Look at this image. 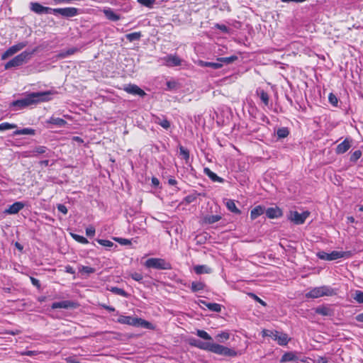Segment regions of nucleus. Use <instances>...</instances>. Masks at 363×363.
I'll return each mask as SVG.
<instances>
[{
	"label": "nucleus",
	"mask_w": 363,
	"mask_h": 363,
	"mask_svg": "<svg viewBox=\"0 0 363 363\" xmlns=\"http://www.w3.org/2000/svg\"><path fill=\"white\" fill-rule=\"evenodd\" d=\"M238 59V56L236 55H232L230 57H218L217 58V61L220 62V63L222 64V66L223 64L225 65H230L235 61H236Z\"/></svg>",
	"instance_id": "28"
},
{
	"label": "nucleus",
	"mask_w": 363,
	"mask_h": 363,
	"mask_svg": "<svg viewBox=\"0 0 363 363\" xmlns=\"http://www.w3.org/2000/svg\"><path fill=\"white\" fill-rule=\"evenodd\" d=\"M316 362L317 363H327L328 359L324 357H318Z\"/></svg>",
	"instance_id": "64"
},
{
	"label": "nucleus",
	"mask_w": 363,
	"mask_h": 363,
	"mask_svg": "<svg viewBox=\"0 0 363 363\" xmlns=\"http://www.w3.org/2000/svg\"><path fill=\"white\" fill-rule=\"evenodd\" d=\"M179 154L180 155L188 162L189 160V151L185 148L184 147L180 145L179 146Z\"/></svg>",
	"instance_id": "41"
},
{
	"label": "nucleus",
	"mask_w": 363,
	"mask_h": 363,
	"mask_svg": "<svg viewBox=\"0 0 363 363\" xmlns=\"http://www.w3.org/2000/svg\"><path fill=\"white\" fill-rule=\"evenodd\" d=\"M116 240L121 245H127L130 244V241L125 238H116Z\"/></svg>",
	"instance_id": "58"
},
{
	"label": "nucleus",
	"mask_w": 363,
	"mask_h": 363,
	"mask_svg": "<svg viewBox=\"0 0 363 363\" xmlns=\"http://www.w3.org/2000/svg\"><path fill=\"white\" fill-rule=\"evenodd\" d=\"M24 203L20 201L13 203L12 205L5 210V213L9 215L18 213L24 207Z\"/></svg>",
	"instance_id": "17"
},
{
	"label": "nucleus",
	"mask_w": 363,
	"mask_h": 363,
	"mask_svg": "<svg viewBox=\"0 0 363 363\" xmlns=\"http://www.w3.org/2000/svg\"><path fill=\"white\" fill-rule=\"evenodd\" d=\"M328 100H329V102L334 106H337V104H338V99L337 98V96L333 94V93H330L328 96Z\"/></svg>",
	"instance_id": "50"
},
{
	"label": "nucleus",
	"mask_w": 363,
	"mask_h": 363,
	"mask_svg": "<svg viewBox=\"0 0 363 363\" xmlns=\"http://www.w3.org/2000/svg\"><path fill=\"white\" fill-rule=\"evenodd\" d=\"M248 296L252 298L257 302L262 304V306H265L267 305V303L264 301H262L260 298H259L256 294H255L253 293H249Z\"/></svg>",
	"instance_id": "53"
},
{
	"label": "nucleus",
	"mask_w": 363,
	"mask_h": 363,
	"mask_svg": "<svg viewBox=\"0 0 363 363\" xmlns=\"http://www.w3.org/2000/svg\"><path fill=\"white\" fill-rule=\"evenodd\" d=\"M221 219V216L218 215H212L205 216L203 218L204 223L207 224H213Z\"/></svg>",
	"instance_id": "34"
},
{
	"label": "nucleus",
	"mask_w": 363,
	"mask_h": 363,
	"mask_svg": "<svg viewBox=\"0 0 363 363\" xmlns=\"http://www.w3.org/2000/svg\"><path fill=\"white\" fill-rule=\"evenodd\" d=\"M309 215L310 213L308 211H303L301 213L298 211H291L289 219L296 225H301L304 223Z\"/></svg>",
	"instance_id": "8"
},
{
	"label": "nucleus",
	"mask_w": 363,
	"mask_h": 363,
	"mask_svg": "<svg viewBox=\"0 0 363 363\" xmlns=\"http://www.w3.org/2000/svg\"><path fill=\"white\" fill-rule=\"evenodd\" d=\"M151 182H152V184L154 186H158L159 184H160L159 179L155 177H152Z\"/></svg>",
	"instance_id": "62"
},
{
	"label": "nucleus",
	"mask_w": 363,
	"mask_h": 363,
	"mask_svg": "<svg viewBox=\"0 0 363 363\" xmlns=\"http://www.w3.org/2000/svg\"><path fill=\"white\" fill-rule=\"evenodd\" d=\"M200 303L207 307L211 311L220 313L221 311V305L216 303H208L206 301L201 300Z\"/></svg>",
	"instance_id": "21"
},
{
	"label": "nucleus",
	"mask_w": 363,
	"mask_h": 363,
	"mask_svg": "<svg viewBox=\"0 0 363 363\" xmlns=\"http://www.w3.org/2000/svg\"><path fill=\"white\" fill-rule=\"evenodd\" d=\"M72 237L77 242L82 243V244H87L89 243V241L88 240L82 236V235H77V234H72Z\"/></svg>",
	"instance_id": "47"
},
{
	"label": "nucleus",
	"mask_w": 363,
	"mask_h": 363,
	"mask_svg": "<svg viewBox=\"0 0 363 363\" xmlns=\"http://www.w3.org/2000/svg\"><path fill=\"white\" fill-rule=\"evenodd\" d=\"M78 50L77 48H69L68 50H67L66 51H63L62 52L60 53L59 56L62 58H65L69 55H73L74 53H75Z\"/></svg>",
	"instance_id": "43"
},
{
	"label": "nucleus",
	"mask_w": 363,
	"mask_h": 363,
	"mask_svg": "<svg viewBox=\"0 0 363 363\" xmlns=\"http://www.w3.org/2000/svg\"><path fill=\"white\" fill-rule=\"evenodd\" d=\"M77 306V304L72 301H62L59 302H54L51 305L52 309L57 308H75Z\"/></svg>",
	"instance_id": "13"
},
{
	"label": "nucleus",
	"mask_w": 363,
	"mask_h": 363,
	"mask_svg": "<svg viewBox=\"0 0 363 363\" xmlns=\"http://www.w3.org/2000/svg\"><path fill=\"white\" fill-rule=\"evenodd\" d=\"M56 92L49 90L45 91L32 92L26 97L14 101L11 105L16 106L18 109H22L30 105L37 104L41 102L49 101L52 99V96Z\"/></svg>",
	"instance_id": "1"
},
{
	"label": "nucleus",
	"mask_w": 363,
	"mask_h": 363,
	"mask_svg": "<svg viewBox=\"0 0 363 363\" xmlns=\"http://www.w3.org/2000/svg\"><path fill=\"white\" fill-rule=\"evenodd\" d=\"M47 123L55 125L57 127H64L67 124V121L65 120L55 116L50 117L47 121Z\"/></svg>",
	"instance_id": "22"
},
{
	"label": "nucleus",
	"mask_w": 363,
	"mask_h": 363,
	"mask_svg": "<svg viewBox=\"0 0 363 363\" xmlns=\"http://www.w3.org/2000/svg\"><path fill=\"white\" fill-rule=\"evenodd\" d=\"M196 335L199 337H201L203 340H212L211 336L207 332H206L205 330H198L196 331Z\"/></svg>",
	"instance_id": "42"
},
{
	"label": "nucleus",
	"mask_w": 363,
	"mask_h": 363,
	"mask_svg": "<svg viewBox=\"0 0 363 363\" xmlns=\"http://www.w3.org/2000/svg\"><path fill=\"white\" fill-rule=\"evenodd\" d=\"M194 270L197 274H209L211 272V269L207 265H196L194 267Z\"/></svg>",
	"instance_id": "25"
},
{
	"label": "nucleus",
	"mask_w": 363,
	"mask_h": 363,
	"mask_svg": "<svg viewBox=\"0 0 363 363\" xmlns=\"http://www.w3.org/2000/svg\"><path fill=\"white\" fill-rule=\"evenodd\" d=\"M189 344L199 349L209 352L212 342H202L200 340L192 339L190 340Z\"/></svg>",
	"instance_id": "15"
},
{
	"label": "nucleus",
	"mask_w": 363,
	"mask_h": 363,
	"mask_svg": "<svg viewBox=\"0 0 363 363\" xmlns=\"http://www.w3.org/2000/svg\"><path fill=\"white\" fill-rule=\"evenodd\" d=\"M141 37H142L141 32H134V33H130L125 35L126 39L128 40L130 42H133L135 40H139Z\"/></svg>",
	"instance_id": "36"
},
{
	"label": "nucleus",
	"mask_w": 363,
	"mask_h": 363,
	"mask_svg": "<svg viewBox=\"0 0 363 363\" xmlns=\"http://www.w3.org/2000/svg\"><path fill=\"white\" fill-rule=\"evenodd\" d=\"M57 210L63 213L64 215H66L67 213V208L64 204H57Z\"/></svg>",
	"instance_id": "57"
},
{
	"label": "nucleus",
	"mask_w": 363,
	"mask_h": 363,
	"mask_svg": "<svg viewBox=\"0 0 363 363\" xmlns=\"http://www.w3.org/2000/svg\"><path fill=\"white\" fill-rule=\"evenodd\" d=\"M96 241L100 245L107 247H111L114 245L113 242L108 240L97 239Z\"/></svg>",
	"instance_id": "49"
},
{
	"label": "nucleus",
	"mask_w": 363,
	"mask_h": 363,
	"mask_svg": "<svg viewBox=\"0 0 363 363\" xmlns=\"http://www.w3.org/2000/svg\"><path fill=\"white\" fill-rule=\"evenodd\" d=\"M35 134V130L33 128H25L20 130H16L13 132L14 135H33Z\"/></svg>",
	"instance_id": "29"
},
{
	"label": "nucleus",
	"mask_w": 363,
	"mask_h": 363,
	"mask_svg": "<svg viewBox=\"0 0 363 363\" xmlns=\"http://www.w3.org/2000/svg\"><path fill=\"white\" fill-rule=\"evenodd\" d=\"M104 13L106 17L108 20H111L113 21H117L121 18L120 16L118 14H117L116 13H115L113 11H112L110 9L104 10Z\"/></svg>",
	"instance_id": "27"
},
{
	"label": "nucleus",
	"mask_w": 363,
	"mask_h": 363,
	"mask_svg": "<svg viewBox=\"0 0 363 363\" xmlns=\"http://www.w3.org/2000/svg\"><path fill=\"white\" fill-rule=\"evenodd\" d=\"M262 337H269L277 341L279 345H286L289 341L288 335L277 330H263L262 331Z\"/></svg>",
	"instance_id": "6"
},
{
	"label": "nucleus",
	"mask_w": 363,
	"mask_h": 363,
	"mask_svg": "<svg viewBox=\"0 0 363 363\" xmlns=\"http://www.w3.org/2000/svg\"><path fill=\"white\" fill-rule=\"evenodd\" d=\"M226 207L230 211H231L235 214L241 213V211L237 208L233 200L228 199L226 201Z\"/></svg>",
	"instance_id": "30"
},
{
	"label": "nucleus",
	"mask_w": 363,
	"mask_h": 363,
	"mask_svg": "<svg viewBox=\"0 0 363 363\" xmlns=\"http://www.w3.org/2000/svg\"><path fill=\"white\" fill-rule=\"evenodd\" d=\"M30 281H31V283L33 284V285H34L35 286H36L38 288L40 287V281L38 279H37L34 277H30Z\"/></svg>",
	"instance_id": "59"
},
{
	"label": "nucleus",
	"mask_w": 363,
	"mask_h": 363,
	"mask_svg": "<svg viewBox=\"0 0 363 363\" xmlns=\"http://www.w3.org/2000/svg\"><path fill=\"white\" fill-rule=\"evenodd\" d=\"M209 352L216 354L230 357H235L238 354V352L233 349L213 342L211 344Z\"/></svg>",
	"instance_id": "7"
},
{
	"label": "nucleus",
	"mask_w": 363,
	"mask_h": 363,
	"mask_svg": "<svg viewBox=\"0 0 363 363\" xmlns=\"http://www.w3.org/2000/svg\"><path fill=\"white\" fill-rule=\"evenodd\" d=\"M297 359V357L296 354L291 352H286L284 354L281 358V362H292Z\"/></svg>",
	"instance_id": "31"
},
{
	"label": "nucleus",
	"mask_w": 363,
	"mask_h": 363,
	"mask_svg": "<svg viewBox=\"0 0 363 363\" xmlns=\"http://www.w3.org/2000/svg\"><path fill=\"white\" fill-rule=\"evenodd\" d=\"M95 272H96V269L93 267L83 266V265L79 266V272H80L82 274H90L94 273Z\"/></svg>",
	"instance_id": "40"
},
{
	"label": "nucleus",
	"mask_w": 363,
	"mask_h": 363,
	"mask_svg": "<svg viewBox=\"0 0 363 363\" xmlns=\"http://www.w3.org/2000/svg\"><path fill=\"white\" fill-rule=\"evenodd\" d=\"M143 265L147 269H154L157 270H169L172 267L169 262L162 258L152 257L147 259Z\"/></svg>",
	"instance_id": "2"
},
{
	"label": "nucleus",
	"mask_w": 363,
	"mask_h": 363,
	"mask_svg": "<svg viewBox=\"0 0 363 363\" xmlns=\"http://www.w3.org/2000/svg\"><path fill=\"white\" fill-rule=\"evenodd\" d=\"M257 93L258 96H259V99L261 101L264 103L265 106H268L269 101V97L268 94L264 91L263 89L257 90Z\"/></svg>",
	"instance_id": "33"
},
{
	"label": "nucleus",
	"mask_w": 363,
	"mask_h": 363,
	"mask_svg": "<svg viewBox=\"0 0 363 363\" xmlns=\"http://www.w3.org/2000/svg\"><path fill=\"white\" fill-rule=\"evenodd\" d=\"M65 272L71 274H74L75 273L74 269L69 265L65 267Z\"/></svg>",
	"instance_id": "63"
},
{
	"label": "nucleus",
	"mask_w": 363,
	"mask_h": 363,
	"mask_svg": "<svg viewBox=\"0 0 363 363\" xmlns=\"http://www.w3.org/2000/svg\"><path fill=\"white\" fill-rule=\"evenodd\" d=\"M315 313L325 316H330L333 315V311L326 306H320L316 308Z\"/></svg>",
	"instance_id": "26"
},
{
	"label": "nucleus",
	"mask_w": 363,
	"mask_h": 363,
	"mask_svg": "<svg viewBox=\"0 0 363 363\" xmlns=\"http://www.w3.org/2000/svg\"><path fill=\"white\" fill-rule=\"evenodd\" d=\"M86 235L88 237H93L95 235V228L93 226H90L86 228Z\"/></svg>",
	"instance_id": "55"
},
{
	"label": "nucleus",
	"mask_w": 363,
	"mask_h": 363,
	"mask_svg": "<svg viewBox=\"0 0 363 363\" xmlns=\"http://www.w3.org/2000/svg\"><path fill=\"white\" fill-rule=\"evenodd\" d=\"M215 27L217 28L218 29L220 30L222 32L225 33H228V31H229L228 28L225 25H224V24L216 23L215 25Z\"/></svg>",
	"instance_id": "54"
},
{
	"label": "nucleus",
	"mask_w": 363,
	"mask_h": 363,
	"mask_svg": "<svg viewBox=\"0 0 363 363\" xmlns=\"http://www.w3.org/2000/svg\"><path fill=\"white\" fill-rule=\"evenodd\" d=\"M130 277L137 281H141L143 279V276L142 274L138 272H133L130 274Z\"/></svg>",
	"instance_id": "52"
},
{
	"label": "nucleus",
	"mask_w": 363,
	"mask_h": 363,
	"mask_svg": "<svg viewBox=\"0 0 363 363\" xmlns=\"http://www.w3.org/2000/svg\"><path fill=\"white\" fill-rule=\"evenodd\" d=\"M317 256L320 259L331 261L340 258H349L352 256V252L350 251H333L330 253H328L320 251L317 253Z\"/></svg>",
	"instance_id": "5"
},
{
	"label": "nucleus",
	"mask_w": 363,
	"mask_h": 363,
	"mask_svg": "<svg viewBox=\"0 0 363 363\" xmlns=\"http://www.w3.org/2000/svg\"><path fill=\"white\" fill-rule=\"evenodd\" d=\"M138 1L145 6L152 8V5L155 4V0H138Z\"/></svg>",
	"instance_id": "51"
},
{
	"label": "nucleus",
	"mask_w": 363,
	"mask_h": 363,
	"mask_svg": "<svg viewBox=\"0 0 363 363\" xmlns=\"http://www.w3.org/2000/svg\"><path fill=\"white\" fill-rule=\"evenodd\" d=\"M136 326L137 327H142V328H147V329H151L152 328V325L151 323L145 320H143L142 318H138V321L136 323Z\"/></svg>",
	"instance_id": "37"
},
{
	"label": "nucleus",
	"mask_w": 363,
	"mask_h": 363,
	"mask_svg": "<svg viewBox=\"0 0 363 363\" xmlns=\"http://www.w3.org/2000/svg\"><path fill=\"white\" fill-rule=\"evenodd\" d=\"M104 309L107 310L109 312H113L115 311V308L112 306H107L106 304H101V305Z\"/></svg>",
	"instance_id": "61"
},
{
	"label": "nucleus",
	"mask_w": 363,
	"mask_h": 363,
	"mask_svg": "<svg viewBox=\"0 0 363 363\" xmlns=\"http://www.w3.org/2000/svg\"><path fill=\"white\" fill-rule=\"evenodd\" d=\"M55 10H57V9H52L50 7L44 6L43 13H53L54 14Z\"/></svg>",
	"instance_id": "60"
},
{
	"label": "nucleus",
	"mask_w": 363,
	"mask_h": 363,
	"mask_svg": "<svg viewBox=\"0 0 363 363\" xmlns=\"http://www.w3.org/2000/svg\"><path fill=\"white\" fill-rule=\"evenodd\" d=\"M334 294H335L334 289L330 286H322L311 289L306 294V297L308 298H317L324 296H330Z\"/></svg>",
	"instance_id": "4"
},
{
	"label": "nucleus",
	"mask_w": 363,
	"mask_h": 363,
	"mask_svg": "<svg viewBox=\"0 0 363 363\" xmlns=\"http://www.w3.org/2000/svg\"><path fill=\"white\" fill-rule=\"evenodd\" d=\"M205 174L214 182L223 183L224 179L213 172L209 168L204 169Z\"/></svg>",
	"instance_id": "23"
},
{
	"label": "nucleus",
	"mask_w": 363,
	"mask_h": 363,
	"mask_svg": "<svg viewBox=\"0 0 363 363\" xmlns=\"http://www.w3.org/2000/svg\"><path fill=\"white\" fill-rule=\"evenodd\" d=\"M164 64L167 67L179 66L182 64V60L177 55H168L163 58Z\"/></svg>",
	"instance_id": "14"
},
{
	"label": "nucleus",
	"mask_w": 363,
	"mask_h": 363,
	"mask_svg": "<svg viewBox=\"0 0 363 363\" xmlns=\"http://www.w3.org/2000/svg\"><path fill=\"white\" fill-rule=\"evenodd\" d=\"M289 134V131L287 128H280L277 131V135L278 139H283L286 138Z\"/></svg>",
	"instance_id": "38"
},
{
	"label": "nucleus",
	"mask_w": 363,
	"mask_h": 363,
	"mask_svg": "<svg viewBox=\"0 0 363 363\" xmlns=\"http://www.w3.org/2000/svg\"><path fill=\"white\" fill-rule=\"evenodd\" d=\"M264 208L262 206H257L252 209L250 212V218L252 220H255L258 218L259 216L262 215L264 213Z\"/></svg>",
	"instance_id": "24"
},
{
	"label": "nucleus",
	"mask_w": 363,
	"mask_h": 363,
	"mask_svg": "<svg viewBox=\"0 0 363 363\" xmlns=\"http://www.w3.org/2000/svg\"><path fill=\"white\" fill-rule=\"evenodd\" d=\"M30 10L38 14L43 13L44 6L38 2L30 3Z\"/></svg>",
	"instance_id": "32"
},
{
	"label": "nucleus",
	"mask_w": 363,
	"mask_h": 363,
	"mask_svg": "<svg viewBox=\"0 0 363 363\" xmlns=\"http://www.w3.org/2000/svg\"><path fill=\"white\" fill-rule=\"evenodd\" d=\"M351 140H350L348 138L345 139L343 142L340 143L335 150V152L337 154H343L346 152L351 147Z\"/></svg>",
	"instance_id": "19"
},
{
	"label": "nucleus",
	"mask_w": 363,
	"mask_h": 363,
	"mask_svg": "<svg viewBox=\"0 0 363 363\" xmlns=\"http://www.w3.org/2000/svg\"><path fill=\"white\" fill-rule=\"evenodd\" d=\"M138 321V318L133 316H126L121 315L117 320V322L121 324H125L132 326H136V323Z\"/></svg>",
	"instance_id": "16"
},
{
	"label": "nucleus",
	"mask_w": 363,
	"mask_h": 363,
	"mask_svg": "<svg viewBox=\"0 0 363 363\" xmlns=\"http://www.w3.org/2000/svg\"><path fill=\"white\" fill-rule=\"evenodd\" d=\"M353 298L359 303H363V291L357 290L355 291Z\"/></svg>",
	"instance_id": "45"
},
{
	"label": "nucleus",
	"mask_w": 363,
	"mask_h": 363,
	"mask_svg": "<svg viewBox=\"0 0 363 363\" xmlns=\"http://www.w3.org/2000/svg\"><path fill=\"white\" fill-rule=\"evenodd\" d=\"M153 121L166 130L170 128V122L164 116H153Z\"/></svg>",
	"instance_id": "18"
},
{
	"label": "nucleus",
	"mask_w": 363,
	"mask_h": 363,
	"mask_svg": "<svg viewBox=\"0 0 363 363\" xmlns=\"http://www.w3.org/2000/svg\"><path fill=\"white\" fill-rule=\"evenodd\" d=\"M205 287V284L201 281H193L191 283V289L193 292L202 291Z\"/></svg>",
	"instance_id": "35"
},
{
	"label": "nucleus",
	"mask_w": 363,
	"mask_h": 363,
	"mask_svg": "<svg viewBox=\"0 0 363 363\" xmlns=\"http://www.w3.org/2000/svg\"><path fill=\"white\" fill-rule=\"evenodd\" d=\"M35 51V50H33L31 52L27 50L22 52L21 54L7 62L4 66L5 69H9L11 67H19L24 63H26L30 59Z\"/></svg>",
	"instance_id": "3"
},
{
	"label": "nucleus",
	"mask_w": 363,
	"mask_h": 363,
	"mask_svg": "<svg viewBox=\"0 0 363 363\" xmlns=\"http://www.w3.org/2000/svg\"><path fill=\"white\" fill-rule=\"evenodd\" d=\"M123 90L126 91L128 94H133V95H138L140 96H145L146 95V93L141 89L138 86L135 84H128L125 85L123 87Z\"/></svg>",
	"instance_id": "12"
},
{
	"label": "nucleus",
	"mask_w": 363,
	"mask_h": 363,
	"mask_svg": "<svg viewBox=\"0 0 363 363\" xmlns=\"http://www.w3.org/2000/svg\"><path fill=\"white\" fill-rule=\"evenodd\" d=\"M28 45L27 41L20 42L7 49L2 55L1 60H4L7 59L9 57L13 55L18 51L23 49Z\"/></svg>",
	"instance_id": "9"
},
{
	"label": "nucleus",
	"mask_w": 363,
	"mask_h": 363,
	"mask_svg": "<svg viewBox=\"0 0 363 363\" xmlns=\"http://www.w3.org/2000/svg\"><path fill=\"white\" fill-rule=\"evenodd\" d=\"M17 125L16 124L9 123L7 122L2 123L0 124V131H4L9 129H13L16 128Z\"/></svg>",
	"instance_id": "44"
},
{
	"label": "nucleus",
	"mask_w": 363,
	"mask_h": 363,
	"mask_svg": "<svg viewBox=\"0 0 363 363\" xmlns=\"http://www.w3.org/2000/svg\"><path fill=\"white\" fill-rule=\"evenodd\" d=\"M79 14V9L74 7L57 8L54 15H60L65 18H72Z\"/></svg>",
	"instance_id": "10"
},
{
	"label": "nucleus",
	"mask_w": 363,
	"mask_h": 363,
	"mask_svg": "<svg viewBox=\"0 0 363 363\" xmlns=\"http://www.w3.org/2000/svg\"><path fill=\"white\" fill-rule=\"evenodd\" d=\"M29 157H38L40 155H44L45 157H51L52 152L47 147L39 145L33 147L28 152Z\"/></svg>",
	"instance_id": "11"
},
{
	"label": "nucleus",
	"mask_w": 363,
	"mask_h": 363,
	"mask_svg": "<svg viewBox=\"0 0 363 363\" xmlns=\"http://www.w3.org/2000/svg\"><path fill=\"white\" fill-rule=\"evenodd\" d=\"M362 156V151L358 150H355L350 156V161L352 162H357Z\"/></svg>",
	"instance_id": "48"
},
{
	"label": "nucleus",
	"mask_w": 363,
	"mask_h": 363,
	"mask_svg": "<svg viewBox=\"0 0 363 363\" xmlns=\"http://www.w3.org/2000/svg\"><path fill=\"white\" fill-rule=\"evenodd\" d=\"M208 67H211L213 69H218L222 67V64L218 61L217 62H209Z\"/></svg>",
	"instance_id": "56"
},
{
	"label": "nucleus",
	"mask_w": 363,
	"mask_h": 363,
	"mask_svg": "<svg viewBox=\"0 0 363 363\" xmlns=\"http://www.w3.org/2000/svg\"><path fill=\"white\" fill-rule=\"evenodd\" d=\"M216 339L218 341L223 342L227 340L230 337V334L228 332H222L216 335Z\"/></svg>",
	"instance_id": "46"
},
{
	"label": "nucleus",
	"mask_w": 363,
	"mask_h": 363,
	"mask_svg": "<svg viewBox=\"0 0 363 363\" xmlns=\"http://www.w3.org/2000/svg\"><path fill=\"white\" fill-rule=\"evenodd\" d=\"M266 215L269 218H277L282 216V211L278 207L268 208L266 211Z\"/></svg>",
	"instance_id": "20"
},
{
	"label": "nucleus",
	"mask_w": 363,
	"mask_h": 363,
	"mask_svg": "<svg viewBox=\"0 0 363 363\" xmlns=\"http://www.w3.org/2000/svg\"><path fill=\"white\" fill-rule=\"evenodd\" d=\"M110 291H111L112 293H113L115 294L121 296L123 297L128 296V294L125 291H124L123 289H121V288H118L116 286L111 287L110 289Z\"/></svg>",
	"instance_id": "39"
}]
</instances>
